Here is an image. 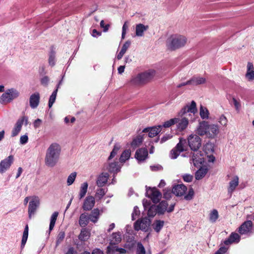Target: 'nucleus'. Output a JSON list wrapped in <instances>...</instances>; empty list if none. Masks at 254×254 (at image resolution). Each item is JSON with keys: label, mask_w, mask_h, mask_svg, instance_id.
Listing matches in <instances>:
<instances>
[{"label": "nucleus", "mask_w": 254, "mask_h": 254, "mask_svg": "<svg viewBox=\"0 0 254 254\" xmlns=\"http://www.w3.org/2000/svg\"><path fill=\"white\" fill-rule=\"evenodd\" d=\"M187 190V187L183 184L175 185L173 186L172 193L178 196L184 195Z\"/></svg>", "instance_id": "2eb2a0df"}, {"label": "nucleus", "mask_w": 254, "mask_h": 254, "mask_svg": "<svg viewBox=\"0 0 254 254\" xmlns=\"http://www.w3.org/2000/svg\"><path fill=\"white\" fill-rule=\"evenodd\" d=\"M162 126L161 125L154 126L150 127L145 128L142 132H148V136L149 137H153L156 136L161 130Z\"/></svg>", "instance_id": "f3484780"}, {"label": "nucleus", "mask_w": 254, "mask_h": 254, "mask_svg": "<svg viewBox=\"0 0 254 254\" xmlns=\"http://www.w3.org/2000/svg\"><path fill=\"white\" fill-rule=\"evenodd\" d=\"M140 214V211L137 206L134 207L133 211L131 214L132 219L135 220Z\"/></svg>", "instance_id": "4d7b16f0"}, {"label": "nucleus", "mask_w": 254, "mask_h": 254, "mask_svg": "<svg viewBox=\"0 0 254 254\" xmlns=\"http://www.w3.org/2000/svg\"><path fill=\"white\" fill-rule=\"evenodd\" d=\"M121 148V145L119 144H116L114 145V148L110 153V155L108 158V160L112 159L117 154L118 151Z\"/></svg>", "instance_id": "a18cd8bd"}, {"label": "nucleus", "mask_w": 254, "mask_h": 254, "mask_svg": "<svg viewBox=\"0 0 254 254\" xmlns=\"http://www.w3.org/2000/svg\"><path fill=\"white\" fill-rule=\"evenodd\" d=\"M240 241V235L238 233L233 232L231 234L229 238L224 241V244L226 245H228L233 243H238Z\"/></svg>", "instance_id": "412c9836"}, {"label": "nucleus", "mask_w": 254, "mask_h": 254, "mask_svg": "<svg viewBox=\"0 0 254 254\" xmlns=\"http://www.w3.org/2000/svg\"><path fill=\"white\" fill-rule=\"evenodd\" d=\"M62 148L57 143H53L47 148L45 157V164L49 167H55L58 163L61 154Z\"/></svg>", "instance_id": "f03ea898"}, {"label": "nucleus", "mask_w": 254, "mask_h": 254, "mask_svg": "<svg viewBox=\"0 0 254 254\" xmlns=\"http://www.w3.org/2000/svg\"><path fill=\"white\" fill-rule=\"evenodd\" d=\"M197 112L196 103L192 101L190 105L184 107L178 113V117L176 118L177 129L182 131L187 128L189 124V117L194 115Z\"/></svg>", "instance_id": "f257e3e1"}, {"label": "nucleus", "mask_w": 254, "mask_h": 254, "mask_svg": "<svg viewBox=\"0 0 254 254\" xmlns=\"http://www.w3.org/2000/svg\"><path fill=\"white\" fill-rule=\"evenodd\" d=\"M90 220L89 216L87 213H84L80 215L79 219V224L82 227L86 226Z\"/></svg>", "instance_id": "c85d7f7f"}, {"label": "nucleus", "mask_w": 254, "mask_h": 254, "mask_svg": "<svg viewBox=\"0 0 254 254\" xmlns=\"http://www.w3.org/2000/svg\"><path fill=\"white\" fill-rule=\"evenodd\" d=\"M28 140V137L27 134L21 135L20 137V143L24 145L27 143Z\"/></svg>", "instance_id": "680f3d73"}, {"label": "nucleus", "mask_w": 254, "mask_h": 254, "mask_svg": "<svg viewBox=\"0 0 254 254\" xmlns=\"http://www.w3.org/2000/svg\"><path fill=\"white\" fill-rule=\"evenodd\" d=\"M147 137V135L145 134H143L142 135H138L135 138H134L131 143V146L133 148L135 149L136 147H138L142 143L144 138Z\"/></svg>", "instance_id": "393cba45"}, {"label": "nucleus", "mask_w": 254, "mask_h": 254, "mask_svg": "<svg viewBox=\"0 0 254 254\" xmlns=\"http://www.w3.org/2000/svg\"><path fill=\"white\" fill-rule=\"evenodd\" d=\"M57 95V89H55L50 97L48 106L50 108L52 107L53 104L55 103Z\"/></svg>", "instance_id": "c03bdc74"}, {"label": "nucleus", "mask_w": 254, "mask_h": 254, "mask_svg": "<svg viewBox=\"0 0 254 254\" xmlns=\"http://www.w3.org/2000/svg\"><path fill=\"white\" fill-rule=\"evenodd\" d=\"M200 116L202 119H207L209 117V111L206 107L200 106Z\"/></svg>", "instance_id": "ea45409f"}, {"label": "nucleus", "mask_w": 254, "mask_h": 254, "mask_svg": "<svg viewBox=\"0 0 254 254\" xmlns=\"http://www.w3.org/2000/svg\"><path fill=\"white\" fill-rule=\"evenodd\" d=\"M194 195V191L192 188L189 190L188 193L184 196V198L187 200H190L192 199Z\"/></svg>", "instance_id": "6e6d98bb"}, {"label": "nucleus", "mask_w": 254, "mask_h": 254, "mask_svg": "<svg viewBox=\"0 0 254 254\" xmlns=\"http://www.w3.org/2000/svg\"><path fill=\"white\" fill-rule=\"evenodd\" d=\"M146 193L154 203H158L162 197L161 193L156 188L147 190Z\"/></svg>", "instance_id": "4468645a"}, {"label": "nucleus", "mask_w": 254, "mask_h": 254, "mask_svg": "<svg viewBox=\"0 0 254 254\" xmlns=\"http://www.w3.org/2000/svg\"><path fill=\"white\" fill-rule=\"evenodd\" d=\"M232 102L235 106V109L237 111L239 112L241 108V104L240 100H237L235 98H232Z\"/></svg>", "instance_id": "bf43d9fd"}, {"label": "nucleus", "mask_w": 254, "mask_h": 254, "mask_svg": "<svg viewBox=\"0 0 254 254\" xmlns=\"http://www.w3.org/2000/svg\"><path fill=\"white\" fill-rule=\"evenodd\" d=\"M156 213H157V210L156 208V206L152 205L151 206L147 212V215L149 217H154Z\"/></svg>", "instance_id": "3c124183"}, {"label": "nucleus", "mask_w": 254, "mask_h": 254, "mask_svg": "<svg viewBox=\"0 0 254 254\" xmlns=\"http://www.w3.org/2000/svg\"><path fill=\"white\" fill-rule=\"evenodd\" d=\"M95 203L94 197L91 195L88 196L84 201L82 208L84 210H90L94 207Z\"/></svg>", "instance_id": "a211bd4d"}, {"label": "nucleus", "mask_w": 254, "mask_h": 254, "mask_svg": "<svg viewBox=\"0 0 254 254\" xmlns=\"http://www.w3.org/2000/svg\"><path fill=\"white\" fill-rule=\"evenodd\" d=\"M49 79L48 76H44L41 80V84L44 86H47L48 84Z\"/></svg>", "instance_id": "69168bd1"}, {"label": "nucleus", "mask_w": 254, "mask_h": 254, "mask_svg": "<svg viewBox=\"0 0 254 254\" xmlns=\"http://www.w3.org/2000/svg\"><path fill=\"white\" fill-rule=\"evenodd\" d=\"M49 64L52 66L55 64V53L53 51H52L50 54Z\"/></svg>", "instance_id": "864d4df0"}, {"label": "nucleus", "mask_w": 254, "mask_h": 254, "mask_svg": "<svg viewBox=\"0 0 254 254\" xmlns=\"http://www.w3.org/2000/svg\"><path fill=\"white\" fill-rule=\"evenodd\" d=\"M204 150L206 154L213 152L214 151L213 145L211 143L206 144L204 147Z\"/></svg>", "instance_id": "13d9d810"}, {"label": "nucleus", "mask_w": 254, "mask_h": 254, "mask_svg": "<svg viewBox=\"0 0 254 254\" xmlns=\"http://www.w3.org/2000/svg\"><path fill=\"white\" fill-rule=\"evenodd\" d=\"M206 79L203 77L195 76L190 79L191 85H197L205 82Z\"/></svg>", "instance_id": "2f4dec72"}, {"label": "nucleus", "mask_w": 254, "mask_h": 254, "mask_svg": "<svg viewBox=\"0 0 254 254\" xmlns=\"http://www.w3.org/2000/svg\"><path fill=\"white\" fill-rule=\"evenodd\" d=\"M241 235H248L253 233V223L251 221H247L243 223L239 228L238 230Z\"/></svg>", "instance_id": "9b49d317"}, {"label": "nucleus", "mask_w": 254, "mask_h": 254, "mask_svg": "<svg viewBox=\"0 0 254 254\" xmlns=\"http://www.w3.org/2000/svg\"><path fill=\"white\" fill-rule=\"evenodd\" d=\"M77 173L76 172H73L71 173L67 177V186L71 185L74 182Z\"/></svg>", "instance_id": "8fccbe9b"}, {"label": "nucleus", "mask_w": 254, "mask_h": 254, "mask_svg": "<svg viewBox=\"0 0 254 254\" xmlns=\"http://www.w3.org/2000/svg\"><path fill=\"white\" fill-rule=\"evenodd\" d=\"M151 224V220L145 217L137 220L134 224V229L136 231L140 230L147 231Z\"/></svg>", "instance_id": "0eeeda50"}, {"label": "nucleus", "mask_w": 254, "mask_h": 254, "mask_svg": "<svg viewBox=\"0 0 254 254\" xmlns=\"http://www.w3.org/2000/svg\"><path fill=\"white\" fill-rule=\"evenodd\" d=\"M122 240V234L121 232L113 233L111 238L109 246L107 247V254H113L114 252L119 250V248L116 245Z\"/></svg>", "instance_id": "423d86ee"}, {"label": "nucleus", "mask_w": 254, "mask_h": 254, "mask_svg": "<svg viewBox=\"0 0 254 254\" xmlns=\"http://www.w3.org/2000/svg\"><path fill=\"white\" fill-rule=\"evenodd\" d=\"M109 175L108 173H102L97 178L96 184L99 187L104 186L107 182Z\"/></svg>", "instance_id": "b1692460"}, {"label": "nucleus", "mask_w": 254, "mask_h": 254, "mask_svg": "<svg viewBox=\"0 0 254 254\" xmlns=\"http://www.w3.org/2000/svg\"><path fill=\"white\" fill-rule=\"evenodd\" d=\"M238 185L239 177L236 176H235L233 179L229 182V185L228 188V193L231 194L235 190Z\"/></svg>", "instance_id": "a878e982"}, {"label": "nucleus", "mask_w": 254, "mask_h": 254, "mask_svg": "<svg viewBox=\"0 0 254 254\" xmlns=\"http://www.w3.org/2000/svg\"><path fill=\"white\" fill-rule=\"evenodd\" d=\"M177 121V118H173L171 119L168 121H167L166 122H164L162 126V127L167 128L169 127L172 125H174L176 124V122Z\"/></svg>", "instance_id": "09e8293b"}, {"label": "nucleus", "mask_w": 254, "mask_h": 254, "mask_svg": "<svg viewBox=\"0 0 254 254\" xmlns=\"http://www.w3.org/2000/svg\"><path fill=\"white\" fill-rule=\"evenodd\" d=\"M39 204V200L37 197H35L29 202L28 206V215L30 219H31L32 215L35 214Z\"/></svg>", "instance_id": "ddd939ff"}, {"label": "nucleus", "mask_w": 254, "mask_h": 254, "mask_svg": "<svg viewBox=\"0 0 254 254\" xmlns=\"http://www.w3.org/2000/svg\"><path fill=\"white\" fill-rule=\"evenodd\" d=\"M14 157L9 155L0 162V173L2 174L8 169L13 163Z\"/></svg>", "instance_id": "f8f14e48"}, {"label": "nucleus", "mask_w": 254, "mask_h": 254, "mask_svg": "<svg viewBox=\"0 0 254 254\" xmlns=\"http://www.w3.org/2000/svg\"><path fill=\"white\" fill-rule=\"evenodd\" d=\"M168 203L166 201H162L157 206H156L157 213L159 214H163L167 211Z\"/></svg>", "instance_id": "473e14b6"}, {"label": "nucleus", "mask_w": 254, "mask_h": 254, "mask_svg": "<svg viewBox=\"0 0 254 254\" xmlns=\"http://www.w3.org/2000/svg\"><path fill=\"white\" fill-rule=\"evenodd\" d=\"M107 189H105L103 188H100L96 190L95 196L97 198L99 199H101L104 195L106 193L107 191Z\"/></svg>", "instance_id": "37998d69"}, {"label": "nucleus", "mask_w": 254, "mask_h": 254, "mask_svg": "<svg viewBox=\"0 0 254 254\" xmlns=\"http://www.w3.org/2000/svg\"><path fill=\"white\" fill-rule=\"evenodd\" d=\"M65 237V233L64 231H61L58 233L56 241V246H58L62 243Z\"/></svg>", "instance_id": "603ef678"}, {"label": "nucleus", "mask_w": 254, "mask_h": 254, "mask_svg": "<svg viewBox=\"0 0 254 254\" xmlns=\"http://www.w3.org/2000/svg\"><path fill=\"white\" fill-rule=\"evenodd\" d=\"M100 212L99 210L97 208L93 209L91 214L88 215L89 216L90 220L93 222L96 223L99 218Z\"/></svg>", "instance_id": "f704fd0d"}, {"label": "nucleus", "mask_w": 254, "mask_h": 254, "mask_svg": "<svg viewBox=\"0 0 254 254\" xmlns=\"http://www.w3.org/2000/svg\"><path fill=\"white\" fill-rule=\"evenodd\" d=\"M28 119L27 117L23 116L17 121L11 130V137L16 136L19 134L21 130L24 123L25 122L26 126L28 124Z\"/></svg>", "instance_id": "6e6552de"}, {"label": "nucleus", "mask_w": 254, "mask_h": 254, "mask_svg": "<svg viewBox=\"0 0 254 254\" xmlns=\"http://www.w3.org/2000/svg\"><path fill=\"white\" fill-rule=\"evenodd\" d=\"M19 96V92L15 88H11L5 91L0 98V103L2 104H6L11 102L14 99Z\"/></svg>", "instance_id": "39448f33"}, {"label": "nucleus", "mask_w": 254, "mask_h": 254, "mask_svg": "<svg viewBox=\"0 0 254 254\" xmlns=\"http://www.w3.org/2000/svg\"><path fill=\"white\" fill-rule=\"evenodd\" d=\"M208 171L206 167H201L195 174V178L196 180L202 179L207 174Z\"/></svg>", "instance_id": "7c9ffc66"}, {"label": "nucleus", "mask_w": 254, "mask_h": 254, "mask_svg": "<svg viewBox=\"0 0 254 254\" xmlns=\"http://www.w3.org/2000/svg\"><path fill=\"white\" fill-rule=\"evenodd\" d=\"M147 156L148 151L145 148L137 150L135 154V158L139 161H144Z\"/></svg>", "instance_id": "aec40b11"}, {"label": "nucleus", "mask_w": 254, "mask_h": 254, "mask_svg": "<svg viewBox=\"0 0 254 254\" xmlns=\"http://www.w3.org/2000/svg\"><path fill=\"white\" fill-rule=\"evenodd\" d=\"M195 167H199L204 162L203 154L198 150H194L191 153V159Z\"/></svg>", "instance_id": "9d476101"}, {"label": "nucleus", "mask_w": 254, "mask_h": 254, "mask_svg": "<svg viewBox=\"0 0 254 254\" xmlns=\"http://www.w3.org/2000/svg\"><path fill=\"white\" fill-rule=\"evenodd\" d=\"M130 45V42L129 41H126L123 45L121 51L118 54L117 58L118 60H121L123 57L124 55L126 53L128 48Z\"/></svg>", "instance_id": "72a5a7b5"}, {"label": "nucleus", "mask_w": 254, "mask_h": 254, "mask_svg": "<svg viewBox=\"0 0 254 254\" xmlns=\"http://www.w3.org/2000/svg\"><path fill=\"white\" fill-rule=\"evenodd\" d=\"M219 133V127L215 124L208 125V137L214 138Z\"/></svg>", "instance_id": "5701e85b"}, {"label": "nucleus", "mask_w": 254, "mask_h": 254, "mask_svg": "<svg viewBox=\"0 0 254 254\" xmlns=\"http://www.w3.org/2000/svg\"><path fill=\"white\" fill-rule=\"evenodd\" d=\"M90 237V233L86 228H83L78 236V239L82 241H85Z\"/></svg>", "instance_id": "c9c22d12"}, {"label": "nucleus", "mask_w": 254, "mask_h": 254, "mask_svg": "<svg viewBox=\"0 0 254 254\" xmlns=\"http://www.w3.org/2000/svg\"><path fill=\"white\" fill-rule=\"evenodd\" d=\"M100 26L103 28L104 32H107L108 30L109 25L107 24L105 25L104 20H101L100 22Z\"/></svg>", "instance_id": "338daca9"}, {"label": "nucleus", "mask_w": 254, "mask_h": 254, "mask_svg": "<svg viewBox=\"0 0 254 254\" xmlns=\"http://www.w3.org/2000/svg\"><path fill=\"white\" fill-rule=\"evenodd\" d=\"M28 236V227L26 225L25 227L24 232L23 233L22 238L21 240V247L23 248L27 242Z\"/></svg>", "instance_id": "79ce46f5"}, {"label": "nucleus", "mask_w": 254, "mask_h": 254, "mask_svg": "<svg viewBox=\"0 0 254 254\" xmlns=\"http://www.w3.org/2000/svg\"><path fill=\"white\" fill-rule=\"evenodd\" d=\"M120 166L119 165L118 162H114L113 163H109L107 169L110 172L117 173L120 171Z\"/></svg>", "instance_id": "c756f323"}, {"label": "nucleus", "mask_w": 254, "mask_h": 254, "mask_svg": "<svg viewBox=\"0 0 254 254\" xmlns=\"http://www.w3.org/2000/svg\"><path fill=\"white\" fill-rule=\"evenodd\" d=\"M196 133L200 136L206 135L208 136V124L207 122L202 121L199 123L196 129Z\"/></svg>", "instance_id": "dca6fc26"}, {"label": "nucleus", "mask_w": 254, "mask_h": 254, "mask_svg": "<svg viewBox=\"0 0 254 254\" xmlns=\"http://www.w3.org/2000/svg\"><path fill=\"white\" fill-rule=\"evenodd\" d=\"M185 143V139H180L179 142L177 144L175 148L180 152H183L185 150L184 144Z\"/></svg>", "instance_id": "de8ad7c7"}, {"label": "nucleus", "mask_w": 254, "mask_h": 254, "mask_svg": "<svg viewBox=\"0 0 254 254\" xmlns=\"http://www.w3.org/2000/svg\"><path fill=\"white\" fill-rule=\"evenodd\" d=\"M136 254H145L144 247L141 243L137 244Z\"/></svg>", "instance_id": "5fc2aeb1"}, {"label": "nucleus", "mask_w": 254, "mask_h": 254, "mask_svg": "<svg viewBox=\"0 0 254 254\" xmlns=\"http://www.w3.org/2000/svg\"><path fill=\"white\" fill-rule=\"evenodd\" d=\"M219 124L223 127H226L227 125L228 120L224 115H221L217 119Z\"/></svg>", "instance_id": "49530a36"}, {"label": "nucleus", "mask_w": 254, "mask_h": 254, "mask_svg": "<svg viewBox=\"0 0 254 254\" xmlns=\"http://www.w3.org/2000/svg\"><path fill=\"white\" fill-rule=\"evenodd\" d=\"M183 180L186 182H190L193 179V176L190 174H186L183 176Z\"/></svg>", "instance_id": "e2e57ef3"}, {"label": "nucleus", "mask_w": 254, "mask_h": 254, "mask_svg": "<svg viewBox=\"0 0 254 254\" xmlns=\"http://www.w3.org/2000/svg\"><path fill=\"white\" fill-rule=\"evenodd\" d=\"M58 215V212L55 211L53 213L51 217L50 223L49 225V233L54 229Z\"/></svg>", "instance_id": "e433bc0d"}, {"label": "nucleus", "mask_w": 254, "mask_h": 254, "mask_svg": "<svg viewBox=\"0 0 254 254\" xmlns=\"http://www.w3.org/2000/svg\"><path fill=\"white\" fill-rule=\"evenodd\" d=\"M228 249L225 247H221L215 253V254H224L227 251Z\"/></svg>", "instance_id": "0e129e2a"}, {"label": "nucleus", "mask_w": 254, "mask_h": 254, "mask_svg": "<svg viewBox=\"0 0 254 254\" xmlns=\"http://www.w3.org/2000/svg\"><path fill=\"white\" fill-rule=\"evenodd\" d=\"M246 77L249 81L254 80V67L253 63L251 62L248 63Z\"/></svg>", "instance_id": "4be33fe9"}, {"label": "nucleus", "mask_w": 254, "mask_h": 254, "mask_svg": "<svg viewBox=\"0 0 254 254\" xmlns=\"http://www.w3.org/2000/svg\"><path fill=\"white\" fill-rule=\"evenodd\" d=\"M172 137V136L170 134H165L163 137H162V138L161 139V140H160V143H163V142H165L166 141H167V140L171 138Z\"/></svg>", "instance_id": "774afa93"}, {"label": "nucleus", "mask_w": 254, "mask_h": 254, "mask_svg": "<svg viewBox=\"0 0 254 254\" xmlns=\"http://www.w3.org/2000/svg\"><path fill=\"white\" fill-rule=\"evenodd\" d=\"M187 38L182 35H173L167 41V46L171 50H175L185 46Z\"/></svg>", "instance_id": "7ed1b4c3"}, {"label": "nucleus", "mask_w": 254, "mask_h": 254, "mask_svg": "<svg viewBox=\"0 0 254 254\" xmlns=\"http://www.w3.org/2000/svg\"><path fill=\"white\" fill-rule=\"evenodd\" d=\"M218 212L216 209H213L209 214V220L212 223L216 221L218 218Z\"/></svg>", "instance_id": "a19ab883"}, {"label": "nucleus", "mask_w": 254, "mask_h": 254, "mask_svg": "<svg viewBox=\"0 0 254 254\" xmlns=\"http://www.w3.org/2000/svg\"><path fill=\"white\" fill-rule=\"evenodd\" d=\"M188 140L189 145L192 151L198 150L201 146V139L196 134L190 135Z\"/></svg>", "instance_id": "1a4fd4ad"}, {"label": "nucleus", "mask_w": 254, "mask_h": 254, "mask_svg": "<svg viewBox=\"0 0 254 254\" xmlns=\"http://www.w3.org/2000/svg\"><path fill=\"white\" fill-rule=\"evenodd\" d=\"M148 29V26L144 25L143 24H138L135 27V34L137 36L141 37L143 35L144 32Z\"/></svg>", "instance_id": "bb28decb"}, {"label": "nucleus", "mask_w": 254, "mask_h": 254, "mask_svg": "<svg viewBox=\"0 0 254 254\" xmlns=\"http://www.w3.org/2000/svg\"><path fill=\"white\" fill-rule=\"evenodd\" d=\"M164 225V221L162 220H156L155 221L153 225V227L155 231H156L157 233L159 232L162 228H163V226Z\"/></svg>", "instance_id": "4c0bfd02"}, {"label": "nucleus", "mask_w": 254, "mask_h": 254, "mask_svg": "<svg viewBox=\"0 0 254 254\" xmlns=\"http://www.w3.org/2000/svg\"><path fill=\"white\" fill-rule=\"evenodd\" d=\"M180 153L181 152L180 151H178L175 148H174L171 151V153L170 154V158L171 159H176L179 155Z\"/></svg>", "instance_id": "052dcab7"}, {"label": "nucleus", "mask_w": 254, "mask_h": 254, "mask_svg": "<svg viewBox=\"0 0 254 254\" xmlns=\"http://www.w3.org/2000/svg\"><path fill=\"white\" fill-rule=\"evenodd\" d=\"M88 187V184L87 182H84L81 184L79 188V191L78 197L79 200L82 199L86 195Z\"/></svg>", "instance_id": "cd10ccee"}, {"label": "nucleus", "mask_w": 254, "mask_h": 254, "mask_svg": "<svg viewBox=\"0 0 254 254\" xmlns=\"http://www.w3.org/2000/svg\"><path fill=\"white\" fill-rule=\"evenodd\" d=\"M40 94L38 92H35L32 94L29 98V103L31 108H36L40 102Z\"/></svg>", "instance_id": "6ab92c4d"}, {"label": "nucleus", "mask_w": 254, "mask_h": 254, "mask_svg": "<svg viewBox=\"0 0 254 254\" xmlns=\"http://www.w3.org/2000/svg\"><path fill=\"white\" fill-rule=\"evenodd\" d=\"M155 71L151 69L137 74L130 80V83L134 85L144 84L151 80L155 75Z\"/></svg>", "instance_id": "20e7f679"}, {"label": "nucleus", "mask_w": 254, "mask_h": 254, "mask_svg": "<svg viewBox=\"0 0 254 254\" xmlns=\"http://www.w3.org/2000/svg\"><path fill=\"white\" fill-rule=\"evenodd\" d=\"M131 154V151L129 149L125 150L121 154L120 158V161L121 163L125 162V161L128 160Z\"/></svg>", "instance_id": "58836bf2"}]
</instances>
